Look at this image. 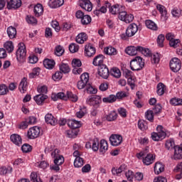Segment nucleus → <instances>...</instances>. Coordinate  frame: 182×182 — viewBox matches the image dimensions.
I'll return each instance as SVG.
<instances>
[{
    "label": "nucleus",
    "mask_w": 182,
    "mask_h": 182,
    "mask_svg": "<svg viewBox=\"0 0 182 182\" xmlns=\"http://www.w3.org/2000/svg\"><path fill=\"white\" fill-rule=\"evenodd\" d=\"M136 156L139 160L142 159V162L145 166L153 164L156 160V155L150 153L149 147H146L141 152L137 153Z\"/></svg>",
    "instance_id": "obj_1"
},
{
    "label": "nucleus",
    "mask_w": 182,
    "mask_h": 182,
    "mask_svg": "<svg viewBox=\"0 0 182 182\" xmlns=\"http://www.w3.org/2000/svg\"><path fill=\"white\" fill-rule=\"evenodd\" d=\"M89 82V73H85L80 75V80L78 81L77 86L79 90H82V89H86L87 92H97V88L92 86L90 84H87Z\"/></svg>",
    "instance_id": "obj_2"
},
{
    "label": "nucleus",
    "mask_w": 182,
    "mask_h": 182,
    "mask_svg": "<svg viewBox=\"0 0 182 182\" xmlns=\"http://www.w3.org/2000/svg\"><path fill=\"white\" fill-rule=\"evenodd\" d=\"M51 99L54 102L59 100V99H61L62 100H68V99H70L72 102H77L79 97H77V95L72 93V92H66L58 93L53 92Z\"/></svg>",
    "instance_id": "obj_3"
},
{
    "label": "nucleus",
    "mask_w": 182,
    "mask_h": 182,
    "mask_svg": "<svg viewBox=\"0 0 182 182\" xmlns=\"http://www.w3.org/2000/svg\"><path fill=\"white\" fill-rule=\"evenodd\" d=\"M157 132H153L151 134V139L154 141H160L163 139H166L167 135L166 130L161 125H158L156 127Z\"/></svg>",
    "instance_id": "obj_4"
},
{
    "label": "nucleus",
    "mask_w": 182,
    "mask_h": 182,
    "mask_svg": "<svg viewBox=\"0 0 182 182\" xmlns=\"http://www.w3.org/2000/svg\"><path fill=\"white\" fill-rule=\"evenodd\" d=\"M132 70H141L144 68V60L140 56H136L130 61Z\"/></svg>",
    "instance_id": "obj_5"
},
{
    "label": "nucleus",
    "mask_w": 182,
    "mask_h": 182,
    "mask_svg": "<svg viewBox=\"0 0 182 182\" xmlns=\"http://www.w3.org/2000/svg\"><path fill=\"white\" fill-rule=\"evenodd\" d=\"M16 59L20 63H23L26 59V47L23 43H20L18 44V48L16 50Z\"/></svg>",
    "instance_id": "obj_6"
},
{
    "label": "nucleus",
    "mask_w": 182,
    "mask_h": 182,
    "mask_svg": "<svg viewBox=\"0 0 182 182\" xmlns=\"http://www.w3.org/2000/svg\"><path fill=\"white\" fill-rule=\"evenodd\" d=\"M41 136V127L35 126L28 129L27 132V137L30 140H34V139H38Z\"/></svg>",
    "instance_id": "obj_7"
},
{
    "label": "nucleus",
    "mask_w": 182,
    "mask_h": 182,
    "mask_svg": "<svg viewBox=\"0 0 182 182\" xmlns=\"http://www.w3.org/2000/svg\"><path fill=\"white\" fill-rule=\"evenodd\" d=\"M87 102L90 106H93L95 109H98L102 103V97L99 95H91L87 98Z\"/></svg>",
    "instance_id": "obj_8"
},
{
    "label": "nucleus",
    "mask_w": 182,
    "mask_h": 182,
    "mask_svg": "<svg viewBox=\"0 0 182 182\" xmlns=\"http://www.w3.org/2000/svg\"><path fill=\"white\" fill-rule=\"evenodd\" d=\"M169 66L172 72L176 73L181 69V61L177 58H173L170 60Z\"/></svg>",
    "instance_id": "obj_9"
},
{
    "label": "nucleus",
    "mask_w": 182,
    "mask_h": 182,
    "mask_svg": "<svg viewBox=\"0 0 182 182\" xmlns=\"http://www.w3.org/2000/svg\"><path fill=\"white\" fill-rule=\"evenodd\" d=\"M119 19L123 22H125V23H130V22H133L134 16L133 14H127V11L122 10V11L119 13Z\"/></svg>",
    "instance_id": "obj_10"
},
{
    "label": "nucleus",
    "mask_w": 182,
    "mask_h": 182,
    "mask_svg": "<svg viewBox=\"0 0 182 182\" xmlns=\"http://www.w3.org/2000/svg\"><path fill=\"white\" fill-rule=\"evenodd\" d=\"M99 139L97 138H95L90 141H88L85 144L86 149H92V151H97L100 149Z\"/></svg>",
    "instance_id": "obj_11"
},
{
    "label": "nucleus",
    "mask_w": 182,
    "mask_h": 182,
    "mask_svg": "<svg viewBox=\"0 0 182 182\" xmlns=\"http://www.w3.org/2000/svg\"><path fill=\"white\" fill-rule=\"evenodd\" d=\"M109 141L112 146L115 147L120 146L123 142V136L119 134H112L109 137Z\"/></svg>",
    "instance_id": "obj_12"
},
{
    "label": "nucleus",
    "mask_w": 182,
    "mask_h": 182,
    "mask_svg": "<svg viewBox=\"0 0 182 182\" xmlns=\"http://www.w3.org/2000/svg\"><path fill=\"white\" fill-rule=\"evenodd\" d=\"M96 54V48L93 46L91 43H87L85 46V55L88 58H92Z\"/></svg>",
    "instance_id": "obj_13"
},
{
    "label": "nucleus",
    "mask_w": 182,
    "mask_h": 182,
    "mask_svg": "<svg viewBox=\"0 0 182 182\" xmlns=\"http://www.w3.org/2000/svg\"><path fill=\"white\" fill-rule=\"evenodd\" d=\"M80 6L87 12H92V9H93V5L90 0H80Z\"/></svg>",
    "instance_id": "obj_14"
},
{
    "label": "nucleus",
    "mask_w": 182,
    "mask_h": 182,
    "mask_svg": "<svg viewBox=\"0 0 182 182\" xmlns=\"http://www.w3.org/2000/svg\"><path fill=\"white\" fill-rule=\"evenodd\" d=\"M138 31H139V26H137V24L134 23L129 24L126 30L127 33L128 34V36H130L131 38L132 36H134V35L137 33Z\"/></svg>",
    "instance_id": "obj_15"
},
{
    "label": "nucleus",
    "mask_w": 182,
    "mask_h": 182,
    "mask_svg": "<svg viewBox=\"0 0 182 182\" xmlns=\"http://www.w3.org/2000/svg\"><path fill=\"white\" fill-rule=\"evenodd\" d=\"M109 68L106 65L98 67V74L103 79H107L109 77Z\"/></svg>",
    "instance_id": "obj_16"
},
{
    "label": "nucleus",
    "mask_w": 182,
    "mask_h": 182,
    "mask_svg": "<svg viewBox=\"0 0 182 182\" xmlns=\"http://www.w3.org/2000/svg\"><path fill=\"white\" fill-rule=\"evenodd\" d=\"M123 11H124V6L119 4H115L109 8V13L112 14V15H117V14H119V16L120 12H123Z\"/></svg>",
    "instance_id": "obj_17"
},
{
    "label": "nucleus",
    "mask_w": 182,
    "mask_h": 182,
    "mask_svg": "<svg viewBox=\"0 0 182 182\" xmlns=\"http://www.w3.org/2000/svg\"><path fill=\"white\" fill-rule=\"evenodd\" d=\"M103 62H105V55L99 54L94 58L92 65H94V66H98V68H100V66H103L105 65L103 64Z\"/></svg>",
    "instance_id": "obj_18"
},
{
    "label": "nucleus",
    "mask_w": 182,
    "mask_h": 182,
    "mask_svg": "<svg viewBox=\"0 0 182 182\" xmlns=\"http://www.w3.org/2000/svg\"><path fill=\"white\" fill-rule=\"evenodd\" d=\"M21 5L22 1L21 0H10L7 3V8L9 9H18V8H21Z\"/></svg>",
    "instance_id": "obj_19"
},
{
    "label": "nucleus",
    "mask_w": 182,
    "mask_h": 182,
    "mask_svg": "<svg viewBox=\"0 0 182 182\" xmlns=\"http://www.w3.org/2000/svg\"><path fill=\"white\" fill-rule=\"evenodd\" d=\"M10 140L16 146H20L22 145V137L18 134H12L10 136Z\"/></svg>",
    "instance_id": "obj_20"
},
{
    "label": "nucleus",
    "mask_w": 182,
    "mask_h": 182,
    "mask_svg": "<svg viewBox=\"0 0 182 182\" xmlns=\"http://www.w3.org/2000/svg\"><path fill=\"white\" fill-rule=\"evenodd\" d=\"M156 9L161 14V19L164 21H167V9L165 8V6L161 4H156Z\"/></svg>",
    "instance_id": "obj_21"
},
{
    "label": "nucleus",
    "mask_w": 182,
    "mask_h": 182,
    "mask_svg": "<svg viewBox=\"0 0 182 182\" xmlns=\"http://www.w3.org/2000/svg\"><path fill=\"white\" fill-rule=\"evenodd\" d=\"M46 99H48V95L45 94H39L34 97V100L38 106H42Z\"/></svg>",
    "instance_id": "obj_22"
},
{
    "label": "nucleus",
    "mask_w": 182,
    "mask_h": 182,
    "mask_svg": "<svg viewBox=\"0 0 182 182\" xmlns=\"http://www.w3.org/2000/svg\"><path fill=\"white\" fill-rule=\"evenodd\" d=\"M63 4H65V0H50L48 1V6L53 9L62 6Z\"/></svg>",
    "instance_id": "obj_23"
},
{
    "label": "nucleus",
    "mask_w": 182,
    "mask_h": 182,
    "mask_svg": "<svg viewBox=\"0 0 182 182\" xmlns=\"http://www.w3.org/2000/svg\"><path fill=\"white\" fill-rule=\"evenodd\" d=\"M45 120L47 124H50L51 126H55V124L58 123V120H56V118H55L52 114H46Z\"/></svg>",
    "instance_id": "obj_24"
},
{
    "label": "nucleus",
    "mask_w": 182,
    "mask_h": 182,
    "mask_svg": "<svg viewBox=\"0 0 182 182\" xmlns=\"http://www.w3.org/2000/svg\"><path fill=\"white\" fill-rule=\"evenodd\" d=\"M139 46H129L125 49L126 53L129 56H136V54L139 52Z\"/></svg>",
    "instance_id": "obj_25"
},
{
    "label": "nucleus",
    "mask_w": 182,
    "mask_h": 182,
    "mask_svg": "<svg viewBox=\"0 0 182 182\" xmlns=\"http://www.w3.org/2000/svg\"><path fill=\"white\" fill-rule=\"evenodd\" d=\"M33 12L35 16L39 18V16H42L43 15V6L41 4H38L34 6Z\"/></svg>",
    "instance_id": "obj_26"
},
{
    "label": "nucleus",
    "mask_w": 182,
    "mask_h": 182,
    "mask_svg": "<svg viewBox=\"0 0 182 182\" xmlns=\"http://www.w3.org/2000/svg\"><path fill=\"white\" fill-rule=\"evenodd\" d=\"M55 65H56V63H55L54 60L46 58L43 60V65L46 69H49L50 70H51V69H53L55 68Z\"/></svg>",
    "instance_id": "obj_27"
},
{
    "label": "nucleus",
    "mask_w": 182,
    "mask_h": 182,
    "mask_svg": "<svg viewBox=\"0 0 182 182\" xmlns=\"http://www.w3.org/2000/svg\"><path fill=\"white\" fill-rule=\"evenodd\" d=\"M77 43L80 45L83 44L84 42L87 41V34L86 33H80L75 38Z\"/></svg>",
    "instance_id": "obj_28"
},
{
    "label": "nucleus",
    "mask_w": 182,
    "mask_h": 182,
    "mask_svg": "<svg viewBox=\"0 0 182 182\" xmlns=\"http://www.w3.org/2000/svg\"><path fill=\"white\" fill-rule=\"evenodd\" d=\"M104 52L105 55H109V56H116L117 55V50L112 46L105 48Z\"/></svg>",
    "instance_id": "obj_29"
},
{
    "label": "nucleus",
    "mask_w": 182,
    "mask_h": 182,
    "mask_svg": "<svg viewBox=\"0 0 182 182\" xmlns=\"http://www.w3.org/2000/svg\"><path fill=\"white\" fill-rule=\"evenodd\" d=\"M99 150L100 153H106L107 150H109V144H107V141L105 139H102L100 141V148Z\"/></svg>",
    "instance_id": "obj_30"
},
{
    "label": "nucleus",
    "mask_w": 182,
    "mask_h": 182,
    "mask_svg": "<svg viewBox=\"0 0 182 182\" xmlns=\"http://www.w3.org/2000/svg\"><path fill=\"white\" fill-rule=\"evenodd\" d=\"M7 35L9 39H15V38H16V28L14 26L8 27Z\"/></svg>",
    "instance_id": "obj_31"
},
{
    "label": "nucleus",
    "mask_w": 182,
    "mask_h": 182,
    "mask_svg": "<svg viewBox=\"0 0 182 182\" xmlns=\"http://www.w3.org/2000/svg\"><path fill=\"white\" fill-rule=\"evenodd\" d=\"M59 70L63 74L64 73V75H66V73L70 72V67L69 66V64L62 63L59 65Z\"/></svg>",
    "instance_id": "obj_32"
},
{
    "label": "nucleus",
    "mask_w": 182,
    "mask_h": 182,
    "mask_svg": "<svg viewBox=\"0 0 182 182\" xmlns=\"http://www.w3.org/2000/svg\"><path fill=\"white\" fill-rule=\"evenodd\" d=\"M126 170V165H121L118 168H112V173L113 176H120V173H123Z\"/></svg>",
    "instance_id": "obj_33"
},
{
    "label": "nucleus",
    "mask_w": 182,
    "mask_h": 182,
    "mask_svg": "<svg viewBox=\"0 0 182 182\" xmlns=\"http://www.w3.org/2000/svg\"><path fill=\"white\" fill-rule=\"evenodd\" d=\"M173 159L174 160H181L182 159V151L178 146H174Z\"/></svg>",
    "instance_id": "obj_34"
},
{
    "label": "nucleus",
    "mask_w": 182,
    "mask_h": 182,
    "mask_svg": "<svg viewBox=\"0 0 182 182\" xmlns=\"http://www.w3.org/2000/svg\"><path fill=\"white\" fill-rule=\"evenodd\" d=\"M154 170L155 174H160L161 173H163V171H164V165H163V164L160 162H156L155 164Z\"/></svg>",
    "instance_id": "obj_35"
},
{
    "label": "nucleus",
    "mask_w": 182,
    "mask_h": 182,
    "mask_svg": "<svg viewBox=\"0 0 182 182\" xmlns=\"http://www.w3.org/2000/svg\"><path fill=\"white\" fill-rule=\"evenodd\" d=\"M18 90L20 92H26L28 90V81L26 78L23 77L18 85Z\"/></svg>",
    "instance_id": "obj_36"
},
{
    "label": "nucleus",
    "mask_w": 182,
    "mask_h": 182,
    "mask_svg": "<svg viewBox=\"0 0 182 182\" xmlns=\"http://www.w3.org/2000/svg\"><path fill=\"white\" fill-rule=\"evenodd\" d=\"M68 124L71 129H79V127L82 126L80 122L77 121L76 119H70Z\"/></svg>",
    "instance_id": "obj_37"
},
{
    "label": "nucleus",
    "mask_w": 182,
    "mask_h": 182,
    "mask_svg": "<svg viewBox=\"0 0 182 182\" xmlns=\"http://www.w3.org/2000/svg\"><path fill=\"white\" fill-rule=\"evenodd\" d=\"M145 25L146 28H148V29H151V31H157L158 29L157 24L151 20H146Z\"/></svg>",
    "instance_id": "obj_38"
},
{
    "label": "nucleus",
    "mask_w": 182,
    "mask_h": 182,
    "mask_svg": "<svg viewBox=\"0 0 182 182\" xmlns=\"http://www.w3.org/2000/svg\"><path fill=\"white\" fill-rule=\"evenodd\" d=\"M83 164H85V160H83V158L77 157L75 159L74 167H75V168H80V167L83 166Z\"/></svg>",
    "instance_id": "obj_39"
},
{
    "label": "nucleus",
    "mask_w": 182,
    "mask_h": 182,
    "mask_svg": "<svg viewBox=\"0 0 182 182\" xmlns=\"http://www.w3.org/2000/svg\"><path fill=\"white\" fill-rule=\"evenodd\" d=\"M111 76H113L114 77H116L117 79H119L120 76H122V72H120V70L117 68H112L110 70L109 72Z\"/></svg>",
    "instance_id": "obj_40"
},
{
    "label": "nucleus",
    "mask_w": 182,
    "mask_h": 182,
    "mask_svg": "<svg viewBox=\"0 0 182 182\" xmlns=\"http://www.w3.org/2000/svg\"><path fill=\"white\" fill-rule=\"evenodd\" d=\"M26 21L28 25H37L38 24V19L35 18L33 16L27 15L26 17Z\"/></svg>",
    "instance_id": "obj_41"
},
{
    "label": "nucleus",
    "mask_w": 182,
    "mask_h": 182,
    "mask_svg": "<svg viewBox=\"0 0 182 182\" xmlns=\"http://www.w3.org/2000/svg\"><path fill=\"white\" fill-rule=\"evenodd\" d=\"M4 48L9 53H12L14 52V43L12 41H6L4 44Z\"/></svg>",
    "instance_id": "obj_42"
},
{
    "label": "nucleus",
    "mask_w": 182,
    "mask_h": 182,
    "mask_svg": "<svg viewBox=\"0 0 182 182\" xmlns=\"http://www.w3.org/2000/svg\"><path fill=\"white\" fill-rule=\"evenodd\" d=\"M117 100V97H116V95H110L108 97H104L102 99L103 103H114V102Z\"/></svg>",
    "instance_id": "obj_43"
},
{
    "label": "nucleus",
    "mask_w": 182,
    "mask_h": 182,
    "mask_svg": "<svg viewBox=\"0 0 182 182\" xmlns=\"http://www.w3.org/2000/svg\"><path fill=\"white\" fill-rule=\"evenodd\" d=\"M116 119H117V112H116V111H112L106 117L107 122H113L116 120Z\"/></svg>",
    "instance_id": "obj_44"
},
{
    "label": "nucleus",
    "mask_w": 182,
    "mask_h": 182,
    "mask_svg": "<svg viewBox=\"0 0 182 182\" xmlns=\"http://www.w3.org/2000/svg\"><path fill=\"white\" fill-rule=\"evenodd\" d=\"M9 173H12V167L11 166H3L0 168V175L5 176V174H9Z\"/></svg>",
    "instance_id": "obj_45"
},
{
    "label": "nucleus",
    "mask_w": 182,
    "mask_h": 182,
    "mask_svg": "<svg viewBox=\"0 0 182 182\" xmlns=\"http://www.w3.org/2000/svg\"><path fill=\"white\" fill-rule=\"evenodd\" d=\"M166 147L168 150H171L176 147V144L174 142V139L170 138L166 142Z\"/></svg>",
    "instance_id": "obj_46"
},
{
    "label": "nucleus",
    "mask_w": 182,
    "mask_h": 182,
    "mask_svg": "<svg viewBox=\"0 0 182 182\" xmlns=\"http://www.w3.org/2000/svg\"><path fill=\"white\" fill-rule=\"evenodd\" d=\"M145 117L149 122H153L154 120V112L153 110L149 109L145 112Z\"/></svg>",
    "instance_id": "obj_47"
},
{
    "label": "nucleus",
    "mask_w": 182,
    "mask_h": 182,
    "mask_svg": "<svg viewBox=\"0 0 182 182\" xmlns=\"http://www.w3.org/2000/svg\"><path fill=\"white\" fill-rule=\"evenodd\" d=\"M170 104L172 106H182V99L173 97L170 100Z\"/></svg>",
    "instance_id": "obj_48"
},
{
    "label": "nucleus",
    "mask_w": 182,
    "mask_h": 182,
    "mask_svg": "<svg viewBox=\"0 0 182 182\" xmlns=\"http://www.w3.org/2000/svg\"><path fill=\"white\" fill-rule=\"evenodd\" d=\"M138 127L141 130L142 132H144L145 130H147V122L143 119H139L138 121Z\"/></svg>",
    "instance_id": "obj_49"
},
{
    "label": "nucleus",
    "mask_w": 182,
    "mask_h": 182,
    "mask_svg": "<svg viewBox=\"0 0 182 182\" xmlns=\"http://www.w3.org/2000/svg\"><path fill=\"white\" fill-rule=\"evenodd\" d=\"M138 49L139 52H140V53H142L144 56H150L151 55V51H150L149 48H145L139 46L138 47Z\"/></svg>",
    "instance_id": "obj_50"
},
{
    "label": "nucleus",
    "mask_w": 182,
    "mask_h": 182,
    "mask_svg": "<svg viewBox=\"0 0 182 182\" xmlns=\"http://www.w3.org/2000/svg\"><path fill=\"white\" fill-rule=\"evenodd\" d=\"M92 22V17L89 15H84L81 19V23L82 25H89Z\"/></svg>",
    "instance_id": "obj_51"
},
{
    "label": "nucleus",
    "mask_w": 182,
    "mask_h": 182,
    "mask_svg": "<svg viewBox=\"0 0 182 182\" xmlns=\"http://www.w3.org/2000/svg\"><path fill=\"white\" fill-rule=\"evenodd\" d=\"M62 77H63V74L60 71L55 72L52 76V79L54 80L55 82H59Z\"/></svg>",
    "instance_id": "obj_52"
},
{
    "label": "nucleus",
    "mask_w": 182,
    "mask_h": 182,
    "mask_svg": "<svg viewBox=\"0 0 182 182\" xmlns=\"http://www.w3.org/2000/svg\"><path fill=\"white\" fill-rule=\"evenodd\" d=\"M69 50L71 53H76V52L79 51V45L73 43L69 46Z\"/></svg>",
    "instance_id": "obj_53"
},
{
    "label": "nucleus",
    "mask_w": 182,
    "mask_h": 182,
    "mask_svg": "<svg viewBox=\"0 0 182 182\" xmlns=\"http://www.w3.org/2000/svg\"><path fill=\"white\" fill-rule=\"evenodd\" d=\"M30 178L33 182H42V180L39 176H38V173L35 172H32L30 176Z\"/></svg>",
    "instance_id": "obj_54"
},
{
    "label": "nucleus",
    "mask_w": 182,
    "mask_h": 182,
    "mask_svg": "<svg viewBox=\"0 0 182 182\" xmlns=\"http://www.w3.org/2000/svg\"><path fill=\"white\" fill-rule=\"evenodd\" d=\"M73 26L72 25V23L70 22H64L62 26V29L65 32H68V31H70L72 29V27Z\"/></svg>",
    "instance_id": "obj_55"
},
{
    "label": "nucleus",
    "mask_w": 182,
    "mask_h": 182,
    "mask_svg": "<svg viewBox=\"0 0 182 182\" xmlns=\"http://www.w3.org/2000/svg\"><path fill=\"white\" fill-rule=\"evenodd\" d=\"M164 39H165V37H164V35L163 34H160L158 36L157 44L160 48H163V46H164Z\"/></svg>",
    "instance_id": "obj_56"
},
{
    "label": "nucleus",
    "mask_w": 182,
    "mask_h": 182,
    "mask_svg": "<svg viewBox=\"0 0 182 182\" xmlns=\"http://www.w3.org/2000/svg\"><path fill=\"white\" fill-rule=\"evenodd\" d=\"M63 163H65V158L63 157V156L60 155L54 159V164H58L60 166H62Z\"/></svg>",
    "instance_id": "obj_57"
},
{
    "label": "nucleus",
    "mask_w": 182,
    "mask_h": 182,
    "mask_svg": "<svg viewBox=\"0 0 182 182\" xmlns=\"http://www.w3.org/2000/svg\"><path fill=\"white\" fill-rule=\"evenodd\" d=\"M124 77L128 79V82L132 80L133 79V72H132L130 70H125L123 73Z\"/></svg>",
    "instance_id": "obj_58"
},
{
    "label": "nucleus",
    "mask_w": 182,
    "mask_h": 182,
    "mask_svg": "<svg viewBox=\"0 0 182 182\" xmlns=\"http://www.w3.org/2000/svg\"><path fill=\"white\" fill-rule=\"evenodd\" d=\"M65 53V49H63V47L58 46L55 48V54L56 56H62Z\"/></svg>",
    "instance_id": "obj_59"
},
{
    "label": "nucleus",
    "mask_w": 182,
    "mask_h": 182,
    "mask_svg": "<svg viewBox=\"0 0 182 182\" xmlns=\"http://www.w3.org/2000/svg\"><path fill=\"white\" fill-rule=\"evenodd\" d=\"M171 14L175 18H180V16L182 15V11L180 9L175 8L171 11Z\"/></svg>",
    "instance_id": "obj_60"
},
{
    "label": "nucleus",
    "mask_w": 182,
    "mask_h": 182,
    "mask_svg": "<svg viewBox=\"0 0 182 182\" xmlns=\"http://www.w3.org/2000/svg\"><path fill=\"white\" fill-rule=\"evenodd\" d=\"M73 68H80L82 66V61L77 58H74L71 63Z\"/></svg>",
    "instance_id": "obj_61"
},
{
    "label": "nucleus",
    "mask_w": 182,
    "mask_h": 182,
    "mask_svg": "<svg viewBox=\"0 0 182 182\" xmlns=\"http://www.w3.org/2000/svg\"><path fill=\"white\" fill-rule=\"evenodd\" d=\"M21 150H22L23 153H29V152L32 151V146H31V145H29L28 144H24L21 146Z\"/></svg>",
    "instance_id": "obj_62"
},
{
    "label": "nucleus",
    "mask_w": 182,
    "mask_h": 182,
    "mask_svg": "<svg viewBox=\"0 0 182 182\" xmlns=\"http://www.w3.org/2000/svg\"><path fill=\"white\" fill-rule=\"evenodd\" d=\"M169 45L171 48H178L180 46V40L179 39H173L169 42Z\"/></svg>",
    "instance_id": "obj_63"
},
{
    "label": "nucleus",
    "mask_w": 182,
    "mask_h": 182,
    "mask_svg": "<svg viewBox=\"0 0 182 182\" xmlns=\"http://www.w3.org/2000/svg\"><path fill=\"white\" fill-rule=\"evenodd\" d=\"M157 92H167V87L163 84V82H159L156 87Z\"/></svg>",
    "instance_id": "obj_64"
}]
</instances>
